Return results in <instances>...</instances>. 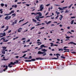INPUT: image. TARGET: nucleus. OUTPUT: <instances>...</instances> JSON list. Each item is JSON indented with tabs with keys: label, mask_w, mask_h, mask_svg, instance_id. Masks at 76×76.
Here are the masks:
<instances>
[{
	"label": "nucleus",
	"mask_w": 76,
	"mask_h": 76,
	"mask_svg": "<svg viewBox=\"0 0 76 76\" xmlns=\"http://www.w3.org/2000/svg\"><path fill=\"white\" fill-rule=\"evenodd\" d=\"M3 60L5 61L8 60V59H3Z\"/></svg>",
	"instance_id": "680f3d73"
},
{
	"label": "nucleus",
	"mask_w": 76,
	"mask_h": 76,
	"mask_svg": "<svg viewBox=\"0 0 76 76\" xmlns=\"http://www.w3.org/2000/svg\"><path fill=\"white\" fill-rule=\"evenodd\" d=\"M44 16H42V17H39V18H44Z\"/></svg>",
	"instance_id": "8fccbe9b"
},
{
	"label": "nucleus",
	"mask_w": 76,
	"mask_h": 76,
	"mask_svg": "<svg viewBox=\"0 0 76 76\" xmlns=\"http://www.w3.org/2000/svg\"><path fill=\"white\" fill-rule=\"evenodd\" d=\"M7 69H8L7 66H6V67H5V69H3V71H4V72H5V71H6V70H7Z\"/></svg>",
	"instance_id": "9d476101"
},
{
	"label": "nucleus",
	"mask_w": 76,
	"mask_h": 76,
	"mask_svg": "<svg viewBox=\"0 0 76 76\" xmlns=\"http://www.w3.org/2000/svg\"><path fill=\"white\" fill-rule=\"evenodd\" d=\"M72 5H73V4H71L70 5V6H69V8H70V7H72Z\"/></svg>",
	"instance_id": "4c0bfd02"
},
{
	"label": "nucleus",
	"mask_w": 76,
	"mask_h": 76,
	"mask_svg": "<svg viewBox=\"0 0 76 76\" xmlns=\"http://www.w3.org/2000/svg\"><path fill=\"white\" fill-rule=\"evenodd\" d=\"M54 46H56V47H57L58 46V45H54Z\"/></svg>",
	"instance_id": "69168bd1"
},
{
	"label": "nucleus",
	"mask_w": 76,
	"mask_h": 76,
	"mask_svg": "<svg viewBox=\"0 0 76 76\" xmlns=\"http://www.w3.org/2000/svg\"><path fill=\"white\" fill-rule=\"evenodd\" d=\"M9 41V40H4L3 42H7Z\"/></svg>",
	"instance_id": "49530a36"
},
{
	"label": "nucleus",
	"mask_w": 76,
	"mask_h": 76,
	"mask_svg": "<svg viewBox=\"0 0 76 76\" xmlns=\"http://www.w3.org/2000/svg\"><path fill=\"white\" fill-rule=\"evenodd\" d=\"M31 58H32V56H30L28 58V60H29V59H31Z\"/></svg>",
	"instance_id": "7c9ffc66"
},
{
	"label": "nucleus",
	"mask_w": 76,
	"mask_h": 76,
	"mask_svg": "<svg viewBox=\"0 0 76 76\" xmlns=\"http://www.w3.org/2000/svg\"><path fill=\"white\" fill-rule=\"evenodd\" d=\"M73 22H74V20H72V21H71V22L70 23L71 24V25H72V24H73Z\"/></svg>",
	"instance_id": "2f4dec72"
},
{
	"label": "nucleus",
	"mask_w": 76,
	"mask_h": 76,
	"mask_svg": "<svg viewBox=\"0 0 76 76\" xmlns=\"http://www.w3.org/2000/svg\"><path fill=\"white\" fill-rule=\"evenodd\" d=\"M26 6H29V4H26Z\"/></svg>",
	"instance_id": "e2e57ef3"
},
{
	"label": "nucleus",
	"mask_w": 76,
	"mask_h": 76,
	"mask_svg": "<svg viewBox=\"0 0 76 76\" xmlns=\"http://www.w3.org/2000/svg\"><path fill=\"white\" fill-rule=\"evenodd\" d=\"M35 19H37V20L39 21V22H40L41 21V20H39V17H36Z\"/></svg>",
	"instance_id": "6e6552de"
},
{
	"label": "nucleus",
	"mask_w": 76,
	"mask_h": 76,
	"mask_svg": "<svg viewBox=\"0 0 76 76\" xmlns=\"http://www.w3.org/2000/svg\"><path fill=\"white\" fill-rule=\"evenodd\" d=\"M61 58H63L64 59H65V57L62 56H61Z\"/></svg>",
	"instance_id": "a878e982"
},
{
	"label": "nucleus",
	"mask_w": 76,
	"mask_h": 76,
	"mask_svg": "<svg viewBox=\"0 0 76 76\" xmlns=\"http://www.w3.org/2000/svg\"><path fill=\"white\" fill-rule=\"evenodd\" d=\"M15 22H13L11 24L12 25H15Z\"/></svg>",
	"instance_id": "58836bf2"
},
{
	"label": "nucleus",
	"mask_w": 76,
	"mask_h": 76,
	"mask_svg": "<svg viewBox=\"0 0 76 76\" xmlns=\"http://www.w3.org/2000/svg\"><path fill=\"white\" fill-rule=\"evenodd\" d=\"M71 32H74V30H72L71 31Z\"/></svg>",
	"instance_id": "338daca9"
},
{
	"label": "nucleus",
	"mask_w": 76,
	"mask_h": 76,
	"mask_svg": "<svg viewBox=\"0 0 76 76\" xmlns=\"http://www.w3.org/2000/svg\"><path fill=\"white\" fill-rule=\"evenodd\" d=\"M60 16L61 17H59V19H60V20H62V18H63V16L61 15H60Z\"/></svg>",
	"instance_id": "f8f14e48"
},
{
	"label": "nucleus",
	"mask_w": 76,
	"mask_h": 76,
	"mask_svg": "<svg viewBox=\"0 0 76 76\" xmlns=\"http://www.w3.org/2000/svg\"><path fill=\"white\" fill-rule=\"evenodd\" d=\"M39 12H36V13H35V16L37 15H39Z\"/></svg>",
	"instance_id": "3c124183"
},
{
	"label": "nucleus",
	"mask_w": 76,
	"mask_h": 76,
	"mask_svg": "<svg viewBox=\"0 0 76 76\" xmlns=\"http://www.w3.org/2000/svg\"><path fill=\"white\" fill-rule=\"evenodd\" d=\"M39 16H42V13L40 12H39Z\"/></svg>",
	"instance_id": "aec40b11"
},
{
	"label": "nucleus",
	"mask_w": 76,
	"mask_h": 76,
	"mask_svg": "<svg viewBox=\"0 0 76 76\" xmlns=\"http://www.w3.org/2000/svg\"><path fill=\"white\" fill-rule=\"evenodd\" d=\"M66 8H67V7H65L62 8L59 7L58 8V9L60 10H64V9H66Z\"/></svg>",
	"instance_id": "7ed1b4c3"
},
{
	"label": "nucleus",
	"mask_w": 76,
	"mask_h": 76,
	"mask_svg": "<svg viewBox=\"0 0 76 76\" xmlns=\"http://www.w3.org/2000/svg\"><path fill=\"white\" fill-rule=\"evenodd\" d=\"M15 61L16 62H10V64H9V66H10L11 65H15V64L16 63H19V61L18 60H16Z\"/></svg>",
	"instance_id": "f257e3e1"
},
{
	"label": "nucleus",
	"mask_w": 76,
	"mask_h": 76,
	"mask_svg": "<svg viewBox=\"0 0 76 76\" xmlns=\"http://www.w3.org/2000/svg\"><path fill=\"white\" fill-rule=\"evenodd\" d=\"M7 28L4 30V32L6 31H7V29H8V27L7 26Z\"/></svg>",
	"instance_id": "f704fd0d"
},
{
	"label": "nucleus",
	"mask_w": 76,
	"mask_h": 76,
	"mask_svg": "<svg viewBox=\"0 0 76 76\" xmlns=\"http://www.w3.org/2000/svg\"><path fill=\"white\" fill-rule=\"evenodd\" d=\"M34 28H35V26H33L30 29V30L31 31V30H32V29Z\"/></svg>",
	"instance_id": "cd10ccee"
},
{
	"label": "nucleus",
	"mask_w": 76,
	"mask_h": 76,
	"mask_svg": "<svg viewBox=\"0 0 76 76\" xmlns=\"http://www.w3.org/2000/svg\"><path fill=\"white\" fill-rule=\"evenodd\" d=\"M74 44V45H76V44L75 43L73 42H69L68 43V45H69V44Z\"/></svg>",
	"instance_id": "423d86ee"
},
{
	"label": "nucleus",
	"mask_w": 76,
	"mask_h": 76,
	"mask_svg": "<svg viewBox=\"0 0 76 76\" xmlns=\"http://www.w3.org/2000/svg\"><path fill=\"white\" fill-rule=\"evenodd\" d=\"M76 18V17L73 16V17H71V18H72V19H73V18Z\"/></svg>",
	"instance_id": "79ce46f5"
},
{
	"label": "nucleus",
	"mask_w": 76,
	"mask_h": 76,
	"mask_svg": "<svg viewBox=\"0 0 76 76\" xmlns=\"http://www.w3.org/2000/svg\"><path fill=\"white\" fill-rule=\"evenodd\" d=\"M55 13L57 15H58L60 14V12H58L57 11L55 12Z\"/></svg>",
	"instance_id": "f3484780"
},
{
	"label": "nucleus",
	"mask_w": 76,
	"mask_h": 76,
	"mask_svg": "<svg viewBox=\"0 0 76 76\" xmlns=\"http://www.w3.org/2000/svg\"><path fill=\"white\" fill-rule=\"evenodd\" d=\"M70 37H68V36H66V39H69V38H70Z\"/></svg>",
	"instance_id": "bb28decb"
},
{
	"label": "nucleus",
	"mask_w": 76,
	"mask_h": 76,
	"mask_svg": "<svg viewBox=\"0 0 76 76\" xmlns=\"http://www.w3.org/2000/svg\"><path fill=\"white\" fill-rule=\"evenodd\" d=\"M11 32H12V30H9V31H8V33L9 34V33H10Z\"/></svg>",
	"instance_id": "c9c22d12"
},
{
	"label": "nucleus",
	"mask_w": 76,
	"mask_h": 76,
	"mask_svg": "<svg viewBox=\"0 0 76 76\" xmlns=\"http://www.w3.org/2000/svg\"><path fill=\"white\" fill-rule=\"evenodd\" d=\"M42 6H43V5L42 4L40 5V11H42V10H43V9H44V7H42Z\"/></svg>",
	"instance_id": "20e7f679"
},
{
	"label": "nucleus",
	"mask_w": 76,
	"mask_h": 76,
	"mask_svg": "<svg viewBox=\"0 0 76 76\" xmlns=\"http://www.w3.org/2000/svg\"><path fill=\"white\" fill-rule=\"evenodd\" d=\"M56 56H58V55L59 56H60V54H58V53L56 54Z\"/></svg>",
	"instance_id": "c03bdc74"
},
{
	"label": "nucleus",
	"mask_w": 76,
	"mask_h": 76,
	"mask_svg": "<svg viewBox=\"0 0 76 76\" xmlns=\"http://www.w3.org/2000/svg\"><path fill=\"white\" fill-rule=\"evenodd\" d=\"M31 15H34V16H35V13H34V12H33V13H31Z\"/></svg>",
	"instance_id": "37998d69"
},
{
	"label": "nucleus",
	"mask_w": 76,
	"mask_h": 76,
	"mask_svg": "<svg viewBox=\"0 0 76 76\" xmlns=\"http://www.w3.org/2000/svg\"><path fill=\"white\" fill-rule=\"evenodd\" d=\"M50 4H48L47 5H46V6H50Z\"/></svg>",
	"instance_id": "5fc2aeb1"
},
{
	"label": "nucleus",
	"mask_w": 76,
	"mask_h": 76,
	"mask_svg": "<svg viewBox=\"0 0 76 76\" xmlns=\"http://www.w3.org/2000/svg\"><path fill=\"white\" fill-rule=\"evenodd\" d=\"M1 7H3L4 6V4L3 3H1Z\"/></svg>",
	"instance_id": "5701e85b"
},
{
	"label": "nucleus",
	"mask_w": 76,
	"mask_h": 76,
	"mask_svg": "<svg viewBox=\"0 0 76 76\" xmlns=\"http://www.w3.org/2000/svg\"><path fill=\"white\" fill-rule=\"evenodd\" d=\"M4 28V26H3L1 27V28Z\"/></svg>",
	"instance_id": "052dcab7"
},
{
	"label": "nucleus",
	"mask_w": 76,
	"mask_h": 76,
	"mask_svg": "<svg viewBox=\"0 0 76 76\" xmlns=\"http://www.w3.org/2000/svg\"><path fill=\"white\" fill-rule=\"evenodd\" d=\"M58 51H63V49H62V48L61 49L58 48Z\"/></svg>",
	"instance_id": "b1692460"
},
{
	"label": "nucleus",
	"mask_w": 76,
	"mask_h": 76,
	"mask_svg": "<svg viewBox=\"0 0 76 76\" xmlns=\"http://www.w3.org/2000/svg\"><path fill=\"white\" fill-rule=\"evenodd\" d=\"M14 23H15V24L16 23H17V20H15V21H14Z\"/></svg>",
	"instance_id": "e433bc0d"
},
{
	"label": "nucleus",
	"mask_w": 76,
	"mask_h": 76,
	"mask_svg": "<svg viewBox=\"0 0 76 76\" xmlns=\"http://www.w3.org/2000/svg\"><path fill=\"white\" fill-rule=\"evenodd\" d=\"M31 61H35V59H31Z\"/></svg>",
	"instance_id": "473e14b6"
},
{
	"label": "nucleus",
	"mask_w": 76,
	"mask_h": 76,
	"mask_svg": "<svg viewBox=\"0 0 76 76\" xmlns=\"http://www.w3.org/2000/svg\"><path fill=\"white\" fill-rule=\"evenodd\" d=\"M8 66L9 67H10V68H11V67H12V66H10H10H9V64H8Z\"/></svg>",
	"instance_id": "09e8293b"
},
{
	"label": "nucleus",
	"mask_w": 76,
	"mask_h": 76,
	"mask_svg": "<svg viewBox=\"0 0 76 76\" xmlns=\"http://www.w3.org/2000/svg\"><path fill=\"white\" fill-rule=\"evenodd\" d=\"M51 23V21H49L48 22V23H46V24H49V23Z\"/></svg>",
	"instance_id": "c85d7f7f"
},
{
	"label": "nucleus",
	"mask_w": 76,
	"mask_h": 76,
	"mask_svg": "<svg viewBox=\"0 0 76 76\" xmlns=\"http://www.w3.org/2000/svg\"><path fill=\"white\" fill-rule=\"evenodd\" d=\"M3 50H6V48H7V47H3Z\"/></svg>",
	"instance_id": "412c9836"
},
{
	"label": "nucleus",
	"mask_w": 76,
	"mask_h": 76,
	"mask_svg": "<svg viewBox=\"0 0 76 76\" xmlns=\"http://www.w3.org/2000/svg\"><path fill=\"white\" fill-rule=\"evenodd\" d=\"M42 47H47V46H45L44 45H42L40 46V48L42 49Z\"/></svg>",
	"instance_id": "1a4fd4ad"
},
{
	"label": "nucleus",
	"mask_w": 76,
	"mask_h": 76,
	"mask_svg": "<svg viewBox=\"0 0 76 76\" xmlns=\"http://www.w3.org/2000/svg\"><path fill=\"white\" fill-rule=\"evenodd\" d=\"M14 7L15 8H16L17 7V5H16V4L15 5Z\"/></svg>",
	"instance_id": "a18cd8bd"
},
{
	"label": "nucleus",
	"mask_w": 76,
	"mask_h": 76,
	"mask_svg": "<svg viewBox=\"0 0 76 76\" xmlns=\"http://www.w3.org/2000/svg\"><path fill=\"white\" fill-rule=\"evenodd\" d=\"M52 60H54V59H55V60H57V59H58V58H52Z\"/></svg>",
	"instance_id": "c756f323"
},
{
	"label": "nucleus",
	"mask_w": 76,
	"mask_h": 76,
	"mask_svg": "<svg viewBox=\"0 0 76 76\" xmlns=\"http://www.w3.org/2000/svg\"><path fill=\"white\" fill-rule=\"evenodd\" d=\"M15 58H19V56H17L15 57Z\"/></svg>",
	"instance_id": "603ef678"
},
{
	"label": "nucleus",
	"mask_w": 76,
	"mask_h": 76,
	"mask_svg": "<svg viewBox=\"0 0 76 76\" xmlns=\"http://www.w3.org/2000/svg\"><path fill=\"white\" fill-rule=\"evenodd\" d=\"M69 11H67V10H66V11H65V13H69Z\"/></svg>",
	"instance_id": "ea45409f"
},
{
	"label": "nucleus",
	"mask_w": 76,
	"mask_h": 76,
	"mask_svg": "<svg viewBox=\"0 0 76 76\" xmlns=\"http://www.w3.org/2000/svg\"><path fill=\"white\" fill-rule=\"evenodd\" d=\"M26 39V38H23L21 39L22 40H24V39Z\"/></svg>",
	"instance_id": "4d7b16f0"
},
{
	"label": "nucleus",
	"mask_w": 76,
	"mask_h": 76,
	"mask_svg": "<svg viewBox=\"0 0 76 76\" xmlns=\"http://www.w3.org/2000/svg\"><path fill=\"white\" fill-rule=\"evenodd\" d=\"M44 27H43L40 28V29H44Z\"/></svg>",
	"instance_id": "bf43d9fd"
},
{
	"label": "nucleus",
	"mask_w": 76,
	"mask_h": 76,
	"mask_svg": "<svg viewBox=\"0 0 76 76\" xmlns=\"http://www.w3.org/2000/svg\"><path fill=\"white\" fill-rule=\"evenodd\" d=\"M15 13V11L14 10L11 11V12H10V14H12V13Z\"/></svg>",
	"instance_id": "2eb2a0df"
},
{
	"label": "nucleus",
	"mask_w": 76,
	"mask_h": 76,
	"mask_svg": "<svg viewBox=\"0 0 76 76\" xmlns=\"http://www.w3.org/2000/svg\"><path fill=\"white\" fill-rule=\"evenodd\" d=\"M30 39H28L27 40V41L26 42H30Z\"/></svg>",
	"instance_id": "a19ab883"
},
{
	"label": "nucleus",
	"mask_w": 76,
	"mask_h": 76,
	"mask_svg": "<svg viewBox=\"0 0 76 76\" xmlns=\"http://www.w3.org/2000/svg\"><path fill=\"white\" fill-rule=\"evenodd\" d=\"M45 52H42L41 51H39L37 53L38 54H45Z\"/></svg>",
	"instance_id": "39448f33"
},
{
	"label": "nucleus",
	"mask_w": 76,
	"mask_h": 76,
	"mask_svg": "<svg viewBox=\"0 0 76 76\" xmlns=\"http://www.w3.org/2000/svg\"><path fill=\"white\" fill-rule=\"evenodd\" d=\"M42 51L43 52H46V51H47V50H45V49H42Z\"/></svg>",
	"instance_id": "ddd939ff"
},
{
	"label": "nucleus",
	"mask_w": 76,
	"mask_h": 76,
	"mask_svg": "<svg viewBox=\"0 0 76 76\" xmlns=\"http://www.w3.org/2000/svg\"><path fill=\"white\" fill-rule=\"evenodd\" d=\"M59 26H60V27H62V26H63V25L61 24H60L59 25Z\"/></svg>",
	"instance_id": "6e6d98bb"
},
{
	"label": "nucleus",
	"mask_w": 76,
	"mask_h": 76,
	"mask_svg": "<svg viewBox=\"0 0 76 76\" xmlns=\"http://www.w3.org/2000/svg\"><path fill=\"white\" fill-rule=\"evenodd\" d=\"M5 19H6V20H9V16H6L4 18Z\"/></svg>",
	"instance_id": "4468645a"
},
{
	"label": "nucleus",
	"mask_w": 76,
	"mask_h": 76,
	"mask_svg": "<svg viewBox=\"0 0 76 76\" xmlns=\"http://www.w3.org/2000/svg\"><path fill=\"white\" fill-rule=\"evenodd\" d=\"M16 15L14 13V14H13L11 15V16H13V17H15V16H16Z\"/></svg>",
	"instance_id": "6ab92c4d"
},
{
	"label": "nucleus",
	"mask_w": 76,
	"mask_h": 76,
	"mask_svg": "<svg viewBox=\"0 0 76 76\" xmlns=\"http://www.w3.org/2000/svg\"><path fill=\"white\" fill-rule=\"evenodd\" d=\"M47 55V53H45L44 54H43V56H45V55Z\"/></svg>",
	"instance_id": "13d9d810"
},
{
	"label": "nucleus",
	"mask_w": 76,
	"mask_h": 76,
	"mask_svg": "<svg viewBox=\"0 0 76 76\" xmlns=\"http://www.w3.org/2000/svg\"><path fill=\"white\" fill-rule=\"evenodd\" d=\"M6 33L4 32L3 33L0 34V38H2L3 37H4V36H6Z\"/></svg>",
	"instance_id": "f03ea898"
},
{
	"label": "nucleus",
	"mask_w": 76,
	"mask_h": 76,
	"mask_svg": "<svg viewBox=\"0 0 76 76\" xmlns=\"http://www.w3.org/2000/svg\"><path fill=\"white\" fill-rule=\"evenodd\" d=\"M21 3H22L21 2H18V3H17V4H21Z\"/></svg>",
	"instance_id": "0e129e2a"
},
{
	"label": "nucleus",
	"mask_w": 76,
	"mask_h": 76,
	"mask_svg": "<svg viewBox=\"0 0 76 76\" xmlns=\"http://www.w3.org/2000/svg\"><path fill=\"white\" fill-rule=\"evenodd\" d=\"M32 20H33L34 22H37V20H34V19H32Z\"/></svg>",
	"instance_id": "72a5a7b5"
},
{
	"label": "nucleus",
	"mask_w": 76,
	"mask_h": 76,
	"mask_svg": "<svg viewBox=\"0 0 76 76\" xmlns=\"http://www.w3.org/2000/svg\"><path fill=\"white\" fill-rule=\"evenodd\" d=\"M66 48H68V47H64V50H68V51H69V49H66Z\"/></svg>",
	"instance_id": "9b49d317"
},
{
	"label": "nucleus",
	"mask_w": 76,
	"mask_h": 76,
	"mask_svg": "<svg viewBox=\"0 0 76 76\" xmlns=\"http://www.w3.org/2000/svg\"><path fill=\"white\" fill-rule=\"evenodd\" d=\"M26 56V54H24L23 56H22L21 57H20V58H23V57H25V56Z\"/></svg>",
	"instance_id": "a211bd4d"
},
{
	"label": "nucleus",
	"mask_w": 76,
	"mask_h": 76,
	"mask_svg": "<svg viewBox=\"0 0 76 76\" xmlns=\"http://www.w3.org/2000/svg\"><path fill=\"white\" fill-rule=\"evenodd\" d=\"M36 59L37 60H43V58H36Z\"/></svg>",
	"instance_id": "0eeeda50"
},
{
	"label": "nucleus",
	"mask_w": 76,
	"mask_h": 76,
	"mask_svg": "<svg viewBox=\"0 0 76 76\" xmlns=\"http://www.w3.org/2000/svg\"><path fill=\"white\" fill-rule=\"evenodd\" d=\"M3 39V41H5L6 40V39H5V38L4 37H3L1 39Z\"/></svg>",
	"instance_id": "4be33fe9"
},
{
	"label": "nucleus",
	"mask_w": 76,
	"mask_h": 76,
	"mask_svg": "<svg viewBox=\"0 0 76 76\" xmlns=\"http://www.w3.org/2000/svg\"><path fill=\"white\" fill-rule=\"evenodd\" d=\"M41 25V24H38L36 25V26H38L39 25Z\"/></svg>",
	"instance_id": "de8ad7c7"
},
{
	"label": "nucleus",
	"mask_w": 76,
	"mask_h": 76,
	"mask_svg": "<svg viewBox=\"0 0 76 76\" xmlns=\"http://www.w3.org/2000/svg\"><path fill=\"white\" fill-rule=\"evenodd\" d=\"M5 51L4 50H2V54H5Z\"/></svg>",
	"instance_id": "dca6fc26"
},
{
	"label": "nucleus",
	"mask_w": 76,
	"mask_h": 76,
	"mask_svg": "<svg viewBox=\"0 0 76 76\" xmlns=\"http://www.w3.org/2000/svg\"><path fill=\"white\" fill-rule=\"evenodd\" d=\"M10 15V13L9 14H5L4 15H5V16H9V15Z\"/></svg>",
	"instance_id": "393cba45"
},
{
	"label": "nucleus",
	"mask_w": 76,
	"mask_h": 76,
	"mask_svg": "<svg viewBox=\"0 0 76 76\" xmlns=\"http://www.w3.org/2000/svg\"><path fill=\"white\" fill-rule=\"evenodd\" d=\"M59 16V15H57L56 18H55V19H57L58 18V17Z\"/></svg>",
	"instance_id": "864d4df0"
},
{
	"label": "nucleus",
	"mask_w": 76,
	"mask_h": 76,
	"mask_svg": "<svg viewBox=\"0 0 76 76\" xmlns=\"http://www.w3.org/2000/svg\"><path fill=\"white\" fill-rule=\"evenodd\" d=\"M38 3V0L36 1V3L37 4V3Z\"/></svg>",
	"instance_id": "774afa93"
}]
</instances>
